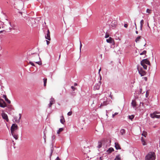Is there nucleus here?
Here are the masks:
<instances>
[{"label":"nucleus","instance_id":"nucleus-1","mask_svg":"<svg viewBox=\"0 0 160 160\" xmlns=\"http://www.w3.org/2000/svg\"><path fill=\"white\" fill-rule=\"evenodd\" d=\"M156 156L155 153L153 152H151L146 156V160H154Z\"/></svg>","mask_w":160,"mask_h":160},{"label":"nucleus","instance_id":"nucleus-2","mask_svg":"<svg viewBox=\"0 0 160 160\" xmlns=\"http://www.w3.org/2000/svg\"><path fill=\"white\" fill-rule=\"evenodd\" d=\"M104 100L105 101H103V100L102 99H101V104L100 106V108H101L102 106H104L107 105L108 104H109L110 102H111V100H108L107 99H106L105 98H104Z\"/></svg>","mask_w":160,"mask_h":160},{"label":"nucleus","instance_id":"nucleus-3","mask_svg":"<svg viewBox=\"0 0 160 160\" xmlns=\"http://www.w3.org/2000/svg\"><path fill=\"white\" fill-rule=\"evenodd\" d=\"M141 64L144 69H147V66L146 65V64L150 65V63L149 61H141Z\"/></svg>","mask_w":160,"mask_h":160},{"label":"nucleus","instance_id":"nucleus-4","mask_svg":"<svg viewBox=\"0 0 160 160\" xmlns=\"http://www.w3.org/2000/svg\"><path fill=\"white\" fill-rule=\"evenodd\" d=\"M137 68L138 72L141 76H144L146 75V72L143 69L142 67L138 66Z\"/></svg>","mask_w":160,"mask_h":160},{"label":"nucleus","instance_id":"nucleus-5","mask_svg":"<svg viewBox=\"0 0 160 160\" xmlns=\"http://www.w3.org/2000/svg\"><path fill=\"white\" fill-rule=\"evenodd\" d=\"M18 129V125L15 123H13L11 128V132H16V131Z\"/></svg>","mask_w":160,"mask_h":160},{"label":"nucleus","instance_id":"nucleus-6","mask_svg":"<svg viewBox=\"0 0 160 160\" xmlns=\"http://www.w3.org/2000/svg\"><path fill=\"white\" fill-rule=\"evenodd\" d=\"M2 118L5 120L7 122H8L9 119L8 118L7 115L5 112H2Z\"/></svg>","mask_w":160,"mask_h":160},{"label":"nucleus","instance_id":"nucleus-7","mask_svg":"<svg viewBox=\"0 0 160 160\" xmlns=\"http://www.w3.org/2000/svg\"><path fill=\"white\" fill-rule=\"evenodd\" d=\"M5 102L2 99H0V107L5 108L6 107Z\"/></svg>","mask_w":160,"mask_h":160},{"label":"nucleus","instance_id":"nucleus-8","mask_svg":"<svg viewBox=\"0 0 160 160\" xmlns=\"http://www.w3.org/2000/svg\"><path fill=\"white\" fill-rule=\"evenodd\" d=\"M55 102V99L53 98H51L50 100V103L48 105L49 108H50L52 104L54 103Z\"/></svg>","mask_w":160,"mask_h":160},{"label":"nucleus","instance_id":"nucleus-9","mask_svg":"<svg viewBox=\"0 0 160 160\" xmlns=\"http://www.w3.org/2000/svg\"><path fill=\"white\" fill-rule=\"evenodd\" d=\"M150 117L153 118H160V115H157L155 114V112H154L153 113L150 114Z\"/></svg>","mask_w":160,"mask_h":160},{"label":"nucleus","instance_id":"nucleus-10","mask_svg":"<svg viewBox=\"0 0 160 160\" xmlns=\"http://www.w3.org/2000/svg\"><path fill=\"white\" fill-rule=\"evenodd\" d=\"M45 38L48 40L50 41L51 40V38L50 37V32L49 30L48 29L47 31V33L45 36Z\"/></svg>","mask_w":160,"mask_h":160},{"label":"nucleus","instance_id":"nucleus-11","mask_svg":"<svg viewBox=\"0 0 160 160\" xmlns=\"http://www.w3.org/2000/svg\"><path fill=\"white\" fill-rule=\"evenodd\" d=\"M12 135L13 137L16 139L17 140L18 139V135L16 132H11Z\"/></svg>","mask_w":160,"mask_h":160},{"label":"nucleus","instance_id":"nucleus-12","mask_svg":"<svg viewBox=\"0 0 160 160\" xmlns=\"http://www.w3.org/2000/svg\"><path fill=\"white\" fill-rule=\"evenodd\" d=\"M132 105L134 108L137 106V102L135 100H133L131 103Z\"/></svg>","mask_w":160,"mask_h":160},{"label":"nucleus","instance_id":"nucleus-13","mask_svg":"<svg viewBox=\"0 0 160 160\" xmlns=\"http://www.w3.org/2000/svg\"><path fill=\"white\" fill-rule=\"evenodd\" d=\"M107 42L109 43H112L113 42V39L111 37H109V38L106 39Z\"/></svg>","mask_w":160,"mask_h":160},{"label":"nucleus","instance_id":"nucleus-14","mask_svg":"<svg viewBox=\"0 0 160 160\" xmlns=\"http://www.w3.org/2000/svg\"><path fill=\"white\" fill-rule=\"evenodd\" d=\"M115 39L117 40H119L120 39V36L118 32H116L114 35Z\"/></svg>","mask_w":160,"mask_h":160},{"label":"nucleus","instance_id":"nucleus-15","mask_svg":"<svg viewBox=\"0 0 160 160\" xmlns=\"http://www.w3.org/2000/svg\"><path fill=\"white\" fill-rule=\"evenodd\" d=\"M113 151H114L113 148H109L107 151V152L108 153H110Z\"/></svg>","mask_w":160,"mask_h":160},{"label":"nucleus","instance_id":"nucleus-16","mask_svg":"<svg viewBox=\"0 0 160 160\" xmlns=\"http://www.w3.org/2000/svg\"><path fill=\"white\" fill-rule=\"evenodd\" d=\"M65 122V120L64 117L63 116H62L61 117L60 119V122L62 124H64Z\"/></svg>","mask_w":160,"mask_h":160},{"label":"nucleus","instance_id":"nucleus-17","mask_svg":"<svg viewBox=\"0 0 160 160\" xmlns=\"http://www.w3.org/2000/svg\"><path fill=\"white\" fill-rule=\"evenodd\" d=\"M100 88V86L98 84H96L94 87V89L95 90H98Z\"/></svg>","mask_w":160,"mask_h":160},{"label":"nucleus","instance_id":"nucleus-18","mask_svg":"<svg viewBox=\"0 0 160 160\" xmlns=\"http://www.w3.org/2000/svg\"><path fill=\"white\" fill-rule=\"evenodd\" d=\"M115 148L116 149H120V147L119 146V145L118 143H117V142L115 143Z\"/></svg>","mask_w":160,"mask_h":160},{"label":"nucleus","instance_id":"nucleus-19","mask_svg":"<svg viewBox=\"0 0 160 160\" xmlns=\"http://www.w3.org/2000/svg\"><path fill=\"white\" fill-rule=\"evenodd\" d=\"M63 130V128H61L57 131V133L58 134H59L61 132H62Z\"/></svg>","mask_w":160,"mask_h":160},{"label":"nucleus","instance_id":"nucleus-20","mask_svg":"<svg viewBox=\"0 0 160 160\" xmlns=\"http://www.w3.org/2000/svg\"><path fill=\"white\" fill-rule=\"evenodd\" d=\"M144 23V21L143 20H142L140 21V29L142 30V27L143 24Z\"/></svg>","mask_w":160,"mask_h":160},{"label":"nucleus","instance_id":"nucleus-21","mask_svg":"<svg viewBox=\"0 0 160 160\" xmlns=\"http://www.w3.org/2000/svg\"><path fill=\"white\" fill-rule=\"evenodd\" d=\"M125 130L124 129H121V134L122 135L125 134Z\"/></svg>","mask_w":160,"mask_h":160},{"label":"nucleus","instance_id":"nucleus-22","mask_svg":"<svg viewBox=\"0 0 160 160\" xmlns=\"http://www.w3.org/2000/svg\"><path fill=\"white\" fill-rule=\"evenodd\" d=\"M102 142H98V145L97 147L98 148H100L102 147Z\"/></svg>","mask_w":160,"mask_h":160},{"label":"nucleus","instance_id":"nucleus-23","mask_svg":"<svg viewBox=\"0 0 160 160\" xmlns=\"http://www.w3.org/2000/svg\"><path fill=\"white\" fill-rule=\"evenodd\" d=\"M43 82H44V86H46V83L47 82V78H44L43 79Z\"/></svg>","mask_w":160,"mask_h":160},{"label":"nucleus","instance_id":"nucleus-24","mask_svg":"<svg viewBox=\"0 0 160 160\" xmlns=\"http://www.w3.org/2000/svg\"><path fill=\"white\" fill-rule=\"evenodd\" d=\"M114 160H120V156L119 155L117 156L114 159Z\"/></svg>","mask_w":160,"mask_h":160},{"label":"nucleus","instance_id":"nucleus-25","mask_svg":"<svg viewBox=\"0 0 160 160\" xmlns=\"http://www.w3.org/2000/svg\"><path fill=\"white\" fill-rule=\"evenodd\" d=\"M141 36H139L138 37H137V38H136V39L135 41L136 42H137L138 41H139V40L141 39Z\"/></svg>","mask_w":160,"mask_h":160},{"label":"nucleus","instance_id":"nucleus-26","mask_svg":"<svg viewBox=\"0 0 160 160\" xmlns=\"http://www.w3.org/2000/svg\"><path fill=\"white\" fill-rule=\"evenodd\" d=\"M142 144L143 145H146V142H145V140H144L143 139L142 137Z\"/></svg>","mask_w":160,"mask_h":160},{"label":"nucleus","instance_id":"nucleus-27","mask_svg":"<svg viewBox=\"0 0 160 160\" xmlns=\"http://www.w3.org/2000/svg\"><path fill=\"white\" fill-rule=\"evenodd\" d=\"M142 135V136H143L145 137H146L147 135V132L145 131H143Z\"/></svg>","mask_w":160,"mask_h":160},{"label":"nucleus","instance_id":"nucleus-28","mask_svg":"<svg viewBox=\"0 0 160 160\" xmlns=\"http://www.w3.org/2000/svg\"><path fill=\"white\" fill-rule=\"evenodd\" d=\"M146 52H147L146 51L144 50L142 53H141L140 54V55H145V54L146 53Z\"/></svg>","mask_w":160,"mask_h":160},{"label":"nucleus","instance_id":"nucleus-29","mask_svg":"<svg viewBox=\"0 0 160 160\" xmlns=\"http://www.w3.org/2000/svg\"><path fill=\"white\" fill-rule=\"evenodd\" d=\"M28 63L30 64H31L32 66H34V64L33 62L32 61H29V62H28Z\"/></svg>","mask_w":160,"mask_h":160},{"label":"nucleus","instance_id":"nucleus-30","mask_svg":"<svg viewBox=\"0 0 160 160\" xmlns=\"http://www.w3.org/2000/svg\"><path fill=\"white\" fill-rule=\"evenodd\" d=\"M134 116L133 115H132L131 116H129V118L131 120H132V119L134 118Z\"/></svg>","mask_w":160,"mask_h":160},{"label":"nucleus","instance_id":"nucleus-31","mask_svg":"<svg viewBox=\"0 0 160 160\" xmlns=\"http://www.w3.org/2000/svg\"><path fill=\"white\" fill-rule=\"evenodd\" d=\"M36 63L39 65H41L42 64L41 61H39L36 62Z\"/></svg>","mask_w":160,"mask_h":160},{"label":"nucleus","instance_id":"nucleus-32","mask_svg":"<svg viewBox=\"0 0 160 160\" xmlns=\"http://www.w3.org/2000/svg\"><path fill=\"white\" fill-rule=\"evenodd\" d=\"M5 100L8 103L10 104L11 103L10 101L9 100L8 98H6V99Z\"/></svg>","mask_w":160,"mask_h":160},{"label":"nucleus","instance_id":"nucleus-33","mask_svg":"<svg viewBox=\"0 0 160 160\" xmlns=\"http://www.w3.org/2000/svg\"><path fill=\"white\" fill-rule=\"evenodd\" d=\"M118 114V112H115L114 114H112V118H114L115 116L117 115Z\"/></svg>","mask_w":160,"mask_h":160},{"label":"nucleus","instance_id":"nucleus-34","mask_svg":"<svg viewBox=\"0 0 160 160\" xmlns=\"http://www.w3.org/2000/svg\"><path fill=\"white\" fill-rule=\"evenodd\" d=\"M147 12L148 13H151V10L149 9H147Z\"/></svg>","mask_w":160,"mask_h":160},{"label":"nucleus","instance_id":"nucleus-35","mask_svg":"<svg viewBox=\"0 0 160 160\" xmlns=\"http://www.w3.org/2000/svg\"><path fill=\"white\" fill-rule=\"evenodd\" d=\"M72 112L71 111V112H68L67 114L68 116H70L72 115Z\"/></svg>","mask_w":160,"mask_h":160},{"label":"nucleus","instance_id":"nucleus-36","mask_svg":"<svg viewBox=\"0 0 160 160\" xmlns=\"http://www.w3.org/2000/svg\"><path fill=\"white\" fill-rule=\"evenodd\" d=\"M82 46V44L81 43V42H80V51H81V49Z\"/></svg>","mask_w":160,"mask_h":160},{"label":"nucleus","instance_id":"nucleus-37","mask_svg":"<svg viewBox=\"0 0 160 160\" xmlns=\"http://www.w3.org/2000/svg\"><path fill=\"white\" fill-rule=\"evenodd\" d=\"M109 37V35L108 34L106 33V34H105V38H108Z\"/></svg>","mask_w":160,"mask_h":160},{"label":"nucleus","instance_id":"nucleus-38","mask_svg":"<svg viewBox=\"0 0 160 160\" xmlns=\"http://www.w3.org/2000/svg\"><path fill=\"white\" fill-rule=\"evenodd\" d=\"M149 95V92H148L147 91L146 92V97H147Z\"/></svg>","mask_w":160,"mask_h":160},{"label":"nucleus","instance_id":"nucleus-39","mask_svg":"<svg viewBox=\"0 0 160 160\" xmlns=\"http://www.w3.org/2000/svg\"><path fill=\"white\" fill-rule=\"evenodd\" d=\"M71 88L73 91H74L76 89V88L74 86H72Z\"/></svg>","mask_w":160,"mask_h":160},{"label":"nucleus","instance_id":"nucleus-40","mask_svg":"<svg viewBox=\"0 0 160 160\" xmlns=\"http://www.w3.org/2000/svg\"><path fill=\"white\" fill-rule=\"evenodd\" d=\"M124 26L125 28H127L128 27V25L127 24H124Z\"/></svg>","mask_w":160,"mask_h":160},{"label":"nucleus","instance_id":"nucleus-41","mask_svg":"<svg viewBox=\"0 0 160 160\" xmlns=\"http://www.w3.org/2000/svg\"><path fill=\"white\" fill-rule=\"evenodd\" d=\"M2 97L4 98L5 99V100L6 99V98H7V97H6V96L5 95H3V97Z\"/></svg>","mask_w":160,"mask_h":160},{"label":"nucleus","instance_id":"nucleus-42","mask_svg":"<svg viewBox=\"0 0 160 160\" xmlns=\"http://www.w3.org/2000/svg\"><path fill=\"white\" fill-rule=\"evenodd\" d=\"M55 138V135H53L52 136V139L53 140H54Z\"/></svg>","mask_w":160,"mask_h":160},{"label":"nucleus","instance_id":"nucleus-43","mask_svg":"<svg viewBox=\"0 0 160 160\" xmlns=\"http://www.w3.org/2000/svg\"><path fill=\"white\" fill-rule=\"evenodd\" d=\"M19 120L20 119H21V113H19Z\"/></svg>","mask_w":160,"mask_h":160},{"label":"nucleus","instance_id":"nucleus-44","mask_svg":"<svg viewBox=\"0 0 160 160\" xmlns=\"http://www.w3.org/2000/svg\"><path fill=\"white\" fill-rule=\"evenodd\" d=\"M143 78L145 80V81H147V77H144Z\"/></svg>","mask_w":160,"mask_h":160},{"label":"nucleus","instance_id":"nucleus-45","mask_svg":"<svg viewBox=\"0 0 160 160\" xmlns=\"http://www.w3.org/2000/svg\"><path fill=\"white\" fill-rule=\"evenodd\" d=\"M55 160H60V159L59 158V157H58Z\"/></svg>","mask_w":160,"mask_h":160},{"label":"nucleus","instance_id":"nucleus-46","mask_svg":"<svg viewBox=\"0 0 160 160\" xmlns=\"http://www.w3.org/2000/svg\"><path fill=\"white\" fill-rule=\"evenodd\" d=\"M46 42H47V45H48L50 43V42L48 40H46Z\"/></svg>","mask_w":160,"mask_h":160},{"label":"nucleus","instance_id":"nucleus-47","mask_svg":"<svg viewBox=\"0 0 160 160\" xmlns=\"http://www.w3.org/2000/svg\"><path fill=\"white\" fill-rule=\"evenodd\" d=\"M99 159H100V160H102L103 159V157H100Z\"/></svg>","mask_w":160,"mask_h":160},{"label":"nucleus","instance_id":"nucleus-48","mask_svg":"<svg viewBox=\"0 0 160 160\" xmlns=\"http://www.w3.org/2000/svg\"><path fill=\"white\" fill-rule=\"evenodd\" d=\"M101 68H100L99 70V72H98V73H100V72L101 71Z\"/></svg>","mask_w":160,"mask_h":160},{"label":"nucleus","instance_id":"nucleus-49","mask_svg":"<svg viewBox=\"0 0 160 160\" xmlns=\"http://www.w3.org/2000/svg\"><path fill=\"white\" fill-rule=\"evenodd\" d=\"M109 96L111 98H112V95L110 94Z\"/></svg>","mask_w":160,"mask_h":160},{"label":"nucleus","instance_id":"nucleus-50","mask_svg":"<svg viewBox=\"0 0 160 160\" xmlns=\"http://www.w3.org/2000/svg\"><path fill=\"white\" fill-rule=\"evenodd\" d=\"M135 28H136V29H137V26H136V22H135Z\"/></svg>","mask_w":160,"mask_h":160},{"label":"nucleus","instance_id":"nucleus-51","mask_svg":"<svg viewBox=\"0 0 160 160\" xmlns=\"http://www.w3.org/2000/svg\"><path fill=\"white\" fill-rule=\"evenodd\" d=\"M74 85L75 86H76L77 85V84L76 83H74Z\"/></svg>","mask_w":160,"mask_h":160},{"label":"nucleus","instance_id":"nucleus-52","mask_svg":"<svg viewBox=\"0 0 160 160\" xmlns=\"http://www.w3.org/2000/svg\"><path fill=\"white\" fill-rule=\"evenodd\" d=\"M136 33L137 34H138V32L137 31H136Z\"/></svg>","mask_w":160,"mask_h":160},{"label":"nucleus","instance_id":"nucleus-53","mask_svg":"<svg viewBox=\"0 0 160 160\" xmlns=\"http://www.w3.org/2000/svg\"><path fill=\"white\" fill-rule=\"evenodd\" d=\"M142 60H148V59H143Z\"/></svg>","mask_w":160,"mask_h":160},{"label":"nucleus","instance_id":"nucleus-54","mask_svg":"<svg viewBox=\"0 0 160 160\" xmlns=\"http://www.w3.org/2000/svg\"><path fill=\"white\" fill-rule=\"evenodd\" d=\"M106 112H107V111H106ZM106 116H107V117H108V114H107H107H106Z\"/></svg>","mask_w":160,"mask_h":160},{"label":"nucleus","instance_id":"nucleus-55","mask_svg":"<svg viewBox=\"0 0 160 160\" xmlns=\"http://www.w3.org/2000/svg\"><path fill=\"white\" fill-rule=\"evenodd\" d=\"M20 14H22V12H20Z\"/></svg>","mask_w":160,"mask_h":160},{"label":"nucleus","instance_id":"nucleus-56","mask_svg":"<svg viewBox=\"0 0 160 160\" xmlns=\"http://www.w3.org/2000/svg\"><path fill=\"white\" fill-rule=\"evenodd\" d=\"M2 32V31L0 32Z\"/></svg>","mask_w":160,"mask_h":160},{"label":"nucleus","instance_id":"nucleus-57","mask_svg":"<svg viewBox=\"0 0 160 160\" xmlns=\"http://www.w3.org/2000/svg\"><path fill=\"white\" fill-rule=\"evenodd\" d=\"M9 24H11V23H10V22H9Z\"/></svg>","mask_w":160,"mask_h":160},{"label":"nucleus","instance_id":"nucleus-58","mask_svg":"<svg viewBox=\"0 0 160 160\" xmlns=\"http://www.w3.org/2000/svg\"><path fill=\"white\" fill-rule=\"evenodd\" d=\"M159 146H160V145Z\"/></svg>","mask_w":160,"mask_h":160},{"label":"nucleus","instance_id":"nucleus-59","mask_svg":"<svg viewBox=\"0 0 160 160\" xmlns=\"http://www.w3.org/2000/svg\"><path fill=\"white\" fill-rule=\"evenodd\" d=\"M102 142H103V140H102Z\"/></svg>","mask_w":160,"mask_h":160}]
</instances>
